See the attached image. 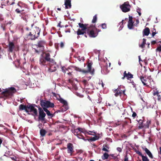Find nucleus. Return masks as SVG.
<instances>
[{
	"label": "nucleus",
	"mask_w": 161,
	"mask_h": 161,
	"mask_svg": "<svg viewBox=\"0 0 161 161\" xmlns=\"http://www.w3.org/2000/svg\"><path fill=\"white\" fill-rule=\"evenodd\" d=\"M40 32V29L39 28L36 27H32L29 33L26 35V36L29 39L35 40L39 37Z\"/></svg>",
	"instance_id": "obj_1"
},
{
	"label": "nucleus",
	"mask_w": 161,
	"mask_h": 161,
	"mask_svg": "<svg viewBox=\"0 0 161 161\" xmlns=\"http://www.w3.org/2000/svg\"><path fill=\"white\" fill-rule=\"evenodd\" d=\"M53 59L51 58V56L49 53H45L42 56L39 60V64L41 65L45 66L48 65L49 63L53 61Z\"/></svg>",
	"instance_id": "obj_2"
},
{
	"label": "nucleus",
	"mask_w": 161,
	"mask_h": 161,
	"mask_svg": "<svg viewBox=\"0 0 161 161\" xmlns=\"http://www.w3.org/2000/svg\"><path fill=\"white\" fill-rule=\"evenodd\" d=\"M100 31L101 30L97 29L95 25H91L87 31V33L90 37L94 38L98 35V32Z\"/></svg>",
	"instance_id": "obj_3"
},
{
	"label": "nucleus",
	"mask_w": 161,
	"mask_h": 161,
	"mask_svg": "<svg viewBox=\"0 0 161 161\" xmlns=\"http://www.w3.org/2000/svg\"><path fill=\"white\" fill-rule=\"evenodd\" d=\"M92 63H89L87 65V70L81 69L80 68L75 66H72V68L76 71L81 72L84 74H86L90 73L91 75H93L94 73V68H92Z\"/></svg>",
	"instance_id": "obj_4"
},
{
	"label": "nucleus",
	"mask_w": 161,
	"mask_h": 161,
	"mask_svg": "<svg viewBox=\"0 0 161 161\" xmlns=\"http://www.w3.org/2000/svg\"><path fill=\"white\" fill-rule=\"evenodd\" d=\"M139 78L144 86H146L147 87L152 86L153 81L150 76H148L147 78L146 76L142 75L140 76Z\"/></svg>",
	"instance_id": "obj_5"
},
{
	"label": "nucleus",
	"mask_w": 161,
	"mask_h": 161,
	"mask_svg": "<svg viewBox=\"0 0 161 161\" xmlns=\"http://www.w3.org/2000/svg\"><path fill=\"white\" fill-rule=\"evenodd\" d=\"M145 117H142L141 119H137L136 120L138 122L139 125L138 128L139 129H141L143 128H148L150 125L151 124V121L150 120L147 119L146 123L144 124Z\"/></svg>",
	"instance_id": "obj_6"
},
{
	"label": "nucleus",
	"mask_w": 161,
	"mask_h": 161,
	"mask_svg": "<svg viewBox=\"0 0 161 161\" xmlns=\"http://www.w3.org/2000/svg\"><path fill=\"white\" fill-rule=\"evenodd\" d=\"M7 51L9 53H13L14 51H17L19 50V46L15 44L13 42L8 41Z\"/></svg>",
	"instance_id": "obj_7"
},
{
	"label": "nucleus",
	"mask_w": 161,
	"mask_h": 161,
	"mask_svg": "<svg viewBox=\"0 0 161 161\" xmlns=\"http://www.w3.org/2000/svg\"><path fill=\"white\" fill-rule=\"evenodd\" d=\"M40 105L43 108H53L54 107V104L53 103H51L50 101L44 100L42 99L40 100Z\"/></svg>",
	"instance_id": "obj_8"
},
{
	"label": "nucleus",
	"mask_w": 161,
	"mask_h": 161,
	"mask_svg": "<svg viewBox=\"0 0 161 161\" xmlns=\"http://www.w3.org/2000/svg\"><path fill=\"white\" fill-rule=\"evenodd\" d=\"M16 92V90L14 87H11L8 90L3 92L2 93L4 96L6 97H9L11 95L12 93H15Z\"/></svg>",
	"instance_id": "obj_9"
},
{
	"label": "nucleus",
	"mask_w": 161,
	"mask_h": 161,
	"mask_svg": "<svg viewBox=\"0 0 161 161\" xmlns=\"http://www.w3.org/2000/svg\"><path fill=\"white\" fill-rule=\"evenodd\" d=\"M48 65L49 66L48 71L50 72L55 71L58 67V66L56 62L54 60L52 62L49 63Z\"/></svg>",
	"instance_id": "obj_10"
},
{
	"label": "nucleus",
	"mask_w": 161,
	"mask_h": 161,
	"mask_svg": "<svg viewBox=\"0 0 161 161\" xmlns=\"http://www.w3.org/2000/svg\"><path fill=\"white\" fill-rule=\"evenodd\" d=\"M28 110H29V112L31 113V114L34 116H36L37 115L38 113L37 111L36 108L32 104H28L27 105Z\"/></svg>",
	"instance_id": "obj_11"
},
{
	"label": "nucleus",
	"mask_w": 161,
	"mask_h": 161,
	"mask_svg": "<svg viewBox=\"0 0 161 161\" xmlns=\"http://www.w3.org/2000/svg\"><path fill=\"white\" fill-rule=\"evenodd\" d=\"M130 6L128 2H125L120 6V8L122 11L124 12H127L130 11Z\"/></svg>",
	"instance_id": "obj_12"
},
{
	"label": "nucleus",
	"mask_w": 161,
	"mask_h": 161,
	"mask_svg": "<svg viewBox=\"0 0 161 161\" xmlns=\"http://www.w3.org/2000/svg\"><path fill=\"white\" fill-rule=\"evenodd\" d=\"M67 147H65L64 149H67V151L68 153L70 154L71 155L74 152V146L73 144L71 143H69L67 144Z\"/></svg>",
	"instance_id": "obj_13"
},
{
	"label": "nucleus",
	"mask_w": 161,
	"mask_h": 161,
	"mask_svg": "<svg viewBox=\"0 0 161 161\" xmlns=\"http://www.w3.org/2000/svg\"><path fill=\"white\" fill-rule=\"evenodd\" d=\"M38 109L39 111V120L41 121H44L45 120V117L46 116L45 113L41 108L39 107Z\"/></svg>",
	"instance_id": "obj_14"
},
{
	"label": "nucleus",
	"mask_w": 161,
	"mask_h": 161,
	"mask_svg": "<svg viewBox=\"0 0 161 161\" xmlns=\"http://www.w3.org/2000/svg\"><path fill=\"white\" fill-rule=\"evenodd\" d=\"M125 90H121L120 87H118V88L116 89L114 91V92L115 93L114 95L115 97H117L119 96H120L122 94L125 95Z\"/></svg>",
	"instance_id": "obj_15"
},
{
	"label": "nucleus",
	"mask_w": 161,
	"mask_h": 161,
	"mask_svg": "<svg viewBox=\"0 0 161 161\" xmlns=\"http://www.w3.org/2000/svg\"><path fill=\"white\" fill-rule=\"evenodd\" d=\"M125 78H126L127 80H129L130 79L133 78V75L129 72L127 73L126 71H125L124 72L123 76L122 77V79L124 80Z\"/></svg>",
	"instance_id": "obj_16"
},
{
	"label": "nucleus",
	"mask_w": 161,
	"mask_h": 161,
	"mask_svg": "<svg viewBox=\"0 0 161 161\" xmlns=\"http://www.w3.org/2000/svg\"><path fill=\"white\" fill-rule=\"evenodd\" d=\"M76 33L78 36L77 37V39H78L80 37V35H84V36L86 38L87 37L86 33V31L82 30V29H78L76 32Z\"/></svg>",
	"instance_id": "obj_17"
},
{
	"label": "nucleus",
	"mask_w": 161,
	"mask_h": 161,
	"mask_svg": "<svg viewBox=\"0 0 161 161\" xmlns=\"http://www.w3.org/2000/svg\"><path fill=\"white\" fill-rule=\"evenodd\" d=\"M133 18L131 16H129V19L128 22V27L130 29L133 28L134 22L133 21Z\"/></svg>",
	"instance_id": "obj_18"
},
{
	"label": "nucleus",
	"mask_w": 161,
	"mask_h": 161,
	"mask_svg": "<svg viewBox=\"0 0 161 161\" xmlns=\"http://www.w3.org/2000/svg\"><path fill=\"white\" fill-rule=\"evenodd\" d=\"M59 101L61 103L63 104V106L62 107H64L65 108V109H64V111H66L69 109L68 103L66 101L62 98H60L59 99Z\"/></svg>",
	"instance_id": "obj_19"
},
{
	"label": "nucleus",
	"mask_w": 161,
	"mask_h": 161,
	"mask_svg": "<svg viewBox=\"0 0 161 161\" xmlns=\"http://www.w3.org/2000/svg\"><path fill=\"white\" fill-rule=\"evenodd\" d=\"M79 27L81 28L82 30L87 31L88 29L89 28V26H88L87 24H83L82 23H79L78 24Z\"/></svg>",
	"instance_id": "obj_20"
},
{
	"label": "nucleus",
	"mask_w": 161,
	"mask_h": 161,
	"mask_svg": "<svg viewBox=\"0 0 161 161\" xmlns=\"http://www.w3.org/2000/svg\"><path fill=\"white\" fill-rule=\"evenodd\" d=\"M72 68H73L72 66H70L67 68H66L64 66H62L61 67L62 72L64 73L66 72L67 73L71 72V71H73Z\"/></svg>",
	"instance_id": "obj_21"
},
{
	"label": "nucleus",
	"mask_w": 161,
	"mask_h": 161,
	"mask_svg": "<svg viewBox=\"0 0 161 161\" xmlns=\"http://www.w3.org/2000/svg\"><path fill=\"white\" fill-rule=\"evenodd\" d=\"M46 45V42L43 40H39L37 42V44L36 45L39 47H41L43 49L44 46Z\"/></svg>",
	"instance_id": "obj_22"
},
{
	"label": "nucleus",
	"mask_w": 161,
	"mask_h": 161,
	"mask_svg": "<svg viewBox=\"0 0 161 161\" xmlns=\"http://www.w3.org/2000/svg\"><path fill=\"white\" fill-rule=\"evenodd\" d=\"M76 130H78L79 132H80L81 133L82 132L85 134V135H92V134L89 133V132L86 130L84 128H80L79 127L76 129Z\"/></svg>",
	"instance_id": "obj_23"
},
{
	"label": "nucleus",
	"mask_w": 161,
	"mask_h": 161,
	"mask_svg": "<svg viewBox=\"0 0 161 161\" xmlns=\"http://www.w3.org/2000/svg\"><path fill=\"white\" fill-rule=\"evenodd\" d=\"M71 0H65L64 5L66 9H69L71 8Z\"/></svg>",
	"instance_id": "obj_24"
},
{
	"label": "nucleus",
	"mask_w": 161,
	"mask_h": 161,
	"mask_svg": "<svg viewBox=\"0 0 161 161\" xmlns=\"http://www.w3.org/2000/svg\"><path fill=\"white\" fill-rule=\"evenodd\" d=\"M19 110H25L27 113L29 112V110H28L27 105V106L23 104H20L19 107Z\"/></svg>",
	"instance_id": "obj_25"
},
{
	"label": "nucleus",
	"mask_w": 161,
	"mask_h": 161,
	"mask_svg": "<svg viewBox=\"0 0 161 161\" xmlns=\"http://www.w3.org/2000/svg\"><path fill=\"white\" fill-rule=\"evenodd\" d=\"M144 151L147 154L149 158H153V156L150 152V151L146 147L142 148Z\"/></svg>",
	"instance_id": "obj_26"
},
{
	"label": "nucleus",
	"mask_w": 161,
	"mask_h": 161,
	"mask_svg": "<svg viewBox=\"0 0 161 161\" xmlns=\"http://www.w3.org/2000/svg\"><path fill=\"white\" fill-rule=\"evenodd\" d=\"M150 33V30L148 27H146L143 31V35L147 36Z\"/></svg>",
	"instance_id": "obj_27"
},
{
	"label": "nucleus",
	"mask_w": 161,
	"mask_h": 161,
	"mask_svg": "<svg viewBox=\"0 0 161 161\" xmlns=\"http://www.w3.org/2000/svg\"><path fill=\"white\" fill-rule=\"evenodd\" d=\"M43 110L46 112L47 115L49 118H52L53 116V114L51 113L49 110H48L47 108H43Z\"/></svg>",
	"instance_id": "obj_28"
},
{
	"label": "nucleus",
	"mask_w": 161,
	"mask_h": 161,
	"mask_svg": "<svg viewBox=\"0 0 161 161\" xmlns=\"http://www.w3.org/2000/svg\"><path fill=\"white\" fill-rule=\"evenodd\" d=\"M47 131L46 130L44 129H41L40 131V134L41 136L44 137L45 136L46 134L47 133Z\"/></svg>",
	"instance_id": "obj_29"
},
{
	"label": "nucleus",
	"mask_w": 161,
	"mask_h": 161,
	"mask_svg": "<svg viewBox=\"0 0 161 161\" xmlns=\"http://www.w3.org/2000/svg\"><path fill=\"white\" fill-rule=\"evenodd\" d=\"M109 155L106 153H105L102 156L101 158L103 160H104L108 158Z\"/></svg>",
	"instance_id": "obj_30"
},
{
	"label": "nucleus",
	"mask_w": 161,
	"mask_h": 161,
	"mask_svg": "<svg viewBox=\"0 0 161 161\" xmlns=\"http://www.w3.org/2000/svg\"><path fill=\"white\" fill-rule=\"evenodd\" d=\"M146 40L145 39L143 38L142 39V41H143L142 42V44H141L140 45H139V47L142 48H144L145 47V45L146 43Z\"/></svg>",
	"instance_id": "obj_31"
},
{
	"label": "nucleus",
	"mask_w": 161,
	"mask_h": 161,
	"mask_svg": "<svg viewBox=\"0 0 161 161\" xmlns=\"http://www.w3.org/2000/svg\"><path fill=\"white\" fill-rule=\"evenodd\" d=\"M23 4L22 3L20 2H19L17 5L18 6V8H19V9H24V8L23 7Z\"/></svg>",
	"instance_id": "obj_32"
},
{
	"label": "nucleus",
	"mask_w": 161,
	"mask_h": 161,
	"mask_svg": "<svg viewBox=\"0 0 161 161\" xmlns=\"http://www.w3.org/2000/svg\"><path fill=\"white\" fill-rule=\"evenodd\" d=\"M24 11V9H19L18 8L15 10V12L17 14L20 13L21 12H23Z\"/></svg>",
	"instance_id": "obj_33"
},
{
	"label": "nucleus",
	"mask_w": 161,
	"mask_h": 161,
	"mask_svg": "<svg viewBox=\"0 0 161 161\" xmlns=\"http://www.w3.org/2000/svg\"><path fill=\"white\" fill-rule=\"evenodd\" d=\"M79 135L77 136V137L79 139H81L84 140L85 141H86V140L85 139L84 136L82 135L80 132L79 133Z\"/></svg>",
	"instance_id": "obj_34"
},
{
	"label": "nucleus",
	"mask_w": 161,
	"mask_h": 161,
	"mask_svg": "<svg viewBox=\"0 0 161 161\" xmlns=\"http://www.w3.org/2000/svg\"><path fill=\"white\" fill-rule=\"evenodd\" d=\"M142 157V161H149V159L146 156L143 155Z\"/></svg>",
	"instance_id": "obj_35"
},
{
	"label": "nucleus",
	"mask_w": 161,
	"mask_h": 161,
	"mask_svg": "<svg viewBox=\"0 0 161 161\" xmlns=\"http://www.w3.org/2000/svg\"><path fill=\"white\" fill-rule=\"evenodd\" d=\"M97 15L96 14L93 16V19L92 21V22L93 23H96L97 21Z\"/></svg>",
	"instance_id": "obj_36"
},
{
	"label": "nucleus",
	"mask_w": 161,
	"mask_h": 161,
	"mask_svg": "<svg viewBox=\"0 0 161 161\" xmlns=\"http://www.w3.org/2000/svg\"><path fill=\"white\" fill-rule=\"evenodd\" d=\"M101 26L103 29H106L107 28V25L105 23L102 24Z\"/></svg>",
	"instance_id": "obj_37"
},
{
	"label": "nucleus",
	"mask_w": 161,
	"mask_h": 161,
	"mask_svg": "<svg viewBox=\"0 0 161 161\" xmlns=\"http://www.w3.org/2000/svg\"><path fill=\"white\" fill-rule=\"evenodd\" d=\"M73 71H71V72H69L68 73H67V74L69 76V77L70 78H72L73 77V75L72 74Z\"/></svg>",
	"instance_id": "obj_38"
},
{
	"label": "nucleus",
	"mask_w": 161,
	"mask_h": 161,
	"mask_svg": "<svg viewBox=\"0 0 161 161\" xmlns=\"http://www.w3.org/2000/svg\"><path fill=\"white\" fill-rule=\"evenodd\" d=\"M135 152L137 154H138L139 156H140L141 157H142L143 155L142 154V153L138 150H135Z\"/></svg>",
	"instance_id": "obj_39"
},
{
	"label": "nucleus",
	"mask_w": 161,
	"mask_h": 161,
	"mask_svg": "<svg viewBox=\"0 0 161 161\" xmlns=\"http://www.w3.org/2000/svg\"><path fill=\"white\" fill-rule=\"evenodd\" d=\"M132 116L133 119L135 118L136 116H137V118L138 117V116H137V114L135 112H133V114H132Z\"/></svg>",
	"instance_id": "obj_40"
},
{
	"label": "nucleus",
	"mask_w": 161,
	"mask_h": 161,
	"mask_svg": "<svg viewBox=\"0 0 161 161\" xmlns=\"http://www.w3.org/2000/svg\"><path fill=\"white\" fill-rule=\"evenodd\" d=\"M97 138H95L94 137H92V138L88 139V141H95L97 140Z\"/></svg>",
	"instance_id": "obj_41"
},
{
	"label": "nucleus",
	"mask_w": 161,
	"mask_h": 161,
	"mask_svg": "<svg viewBox=\"0 0 161 161\" xmlns=\"http://www.w3.org/2000/svg\"><path fill=\"white\" fill-rule=\"evenodd\" d=\"M5 154L8 155H11L12 153L9 150L6 151L5 152Z\"/></svg>",
	"instance_id": "obj_42"
},
{
	"label": "nucleus",
	"mask_w": 161,
	"mask_h": 161,
	"mask_svg": "<svg viewBox=\"0 0 161 161\" xmlns=\"http://www.w3.org/2000/svg\"><path fill=\"white\" fill-rule=\"evenodd\" d=\"M77 130H76V129H75L74 130V134L75 135H76L77 136L79 135V131H77Z\"/></svg>",
	"instance_id": "obj_43"
},
{
	"label": "nucleus",
	"mask_w": 161,
	"mask_h": 161,
	"mask_svg": "<svg viewBox=\"0 0 161 161\" xmlns=\"http://www.w3.org/2000/svg\"><path fill=\"white\" fill-rule=\"evenodd\" d=\"M1 27L2 28L3 31L6 30L5 25L2 24L1 25Z\"/></svg>",
	"instance_id": "obj_44"
},
{
	"label": "nucleus",
	"mask_w": 161,
	"mask_h": 161,
	"mask_svg": "<svg viewBox=\"0 0 161 161\" xmlns=\"http://www.w3.org/2000/svg\"><path fill=\"white\" fill-rule=\"evenodd\" d=\"M60 47L61 48H63L64 47V44L63 42H61L60 44Z\"/></svg>",
	"instance_id": "obj_45"
},
{
	"label": "nucleus",
	"mask_w": 161,
	"mask_h": 161,
	"mask_svg": "<svg viewBox=\"0 0 161 161\" xmlns=\"http://www.w3.org/2000/svg\"><path fill=\"white\" fill-rule=\"evenodd\" d=\"M159 94V93L158 92V91H156L154 92L153 93V95L154 96H155V95H158Z\"/></svg>",
	"instance_id": "obj_46"
},
{
	"label": "nucleus",
	"mask_w": 161,
	"mask_h": 161,
	"mask_svg": "<svg viewBox=\"0 0 161 161\" xmlns=\"http://www.w3.org/2000/svg\"><path fill=\"white\" fill-rule=\"evenodd\" d=\"M102 150L103 151H105L106 152H109V151L107 148H106V147H103Z\"/></svg>",
	"instance_id": "obj_47"
},
{
	"label": "nucleus",
	"mask_w": 161,
	"mask_h": 161,
	"mask_svg": "<svg viewBox=\"0 0 161 161\" xmlns=\"http://www.w3.org/2000/svg\"><path fill=\"white\" fill-rule=\"evenodd\" d=\"M156 50L159 52H161V46L158 47L156 49Z\"/></svg>",
	"instance_id": "obj_48"
},
{
	"label": "nucleus",
	"mask_w": 161,
	"mask_h": 161,
	"mask_svg": "<svg viewBox=\"0 0 161 161\" xmlns=\"http://www.w3.org/2000/svg\"><path fill=\"white\" fill-rule=\"evenodd\" d=\"M117 151L119 152H121L122 151L121 148L120 147H117Z\"/></svg>",
	"instance_id": "obj_49"
},
{
	"label": "nucleus",
	"mask_w": 161,
	"mask_h": 161,
	"mask_svg": "<svg viewBox=\"0 0 161 161\" xmlns=\"http://www.w3.org/2000/svg\"><path fill=\"white\" fill-rule=\"evenodd\" d=\"M83 83L85 85H86L87 83V81L86 80H84L82 81Z\"/></svg>",
	"instance_id": "obj_50"
},
{
	"label": "nucleus",
	"mask_w": 161,
	"mask_h": 161,
	"mask_svg": "<svg viewBox=\"0 0 161 161\" xmlns=\"http://www.w3.org/2000/svg\"><path fill=\"white\" fill-rule=\"evenodd\" d=\"M156 31L153 32V31L152 33V37H153L157 33Z\"/></svg>",
	"instance_id": "obj_51"
},
{
	"label": "nucleus",
	"mask_w": 161,
	"mask_h": 161,
	"mask_svg": "<svg viewBox=\"0 0 161 161\" xmlns=\"http://www.w3.org/2000/svg\"><path fill=\"white\" fill-rule=\"evenodd\" d=\"M104 147L108 149H109V147H108L107 145H103V147Z\"/></svg>",
	"instance_id": "obj_52"
},
{
	"label": "nucleus",
	"mask_w": 161,
	"mask_h": 161,
	"mask_svg": "<svg viewBox=\"0 0 161 161\" xmlns=\"http://www.w3.org/2000/svg\"><path fill=\"white\" fill-rule=\"evenodd\" d=\"M70 32V29H67V30H65V32L66 33Z\"/></svg>",
	"instance_id": "obj_53"
},
{
	"label": "nucleus",
	"mask_w": 161,
	"mask_h": 161,
	"mask_svg": "<svg viewBox=\"0 0 161 161\" xmlns=\"http://www.w3.org/2000/svg\"><path fill=\"white\" fill-rule=\"evenodd\" d=\"M156 43V41H153L151 42V44L152 45H154Z\"/></svg>",
	"instance_id": "obj_54"
},
{
	"label": "nucleus",
	"mask_w": 161,
	"mask_h": 161,
	"mask_svg": "<svg viewBox=\"0 0 161 161\" xmlns=\"http://www.w3.org/2000/svg\"><path fill=\"white\" fill-rule=\"evenodd\" d=\"M137 13H138L139 15V16H141V13L140 12V10H137Z\"/></svg>",
	"instance_id": "obj_55"
},
{
	"label": "nucleus",
	"mask_w": 161,
	"mask_h": 161,
	"mask_svg": "<svg viewBox=\"0 0 161 161\" xmlns=\"http://www.w3.org/2000/svg\"><path fill=\"white\" fill-rule=\"evenodd\" d=\"M58 43L56 44H55V47L57 49H58Z\"/></svg>",
	"instance_id": "obj_56"
},
{
	"label": "nucleus",
	"mask_w": 161,
	"mask_h": 161,
	"mask_svg": "<svg viewBox=\"0 0 161 161\" xmlns=\"http://www.w3.org/2000/svg\"><path fill=\"white\" fill-rule=\"evenodd\" d=\"M128 158L126 156L125 158L124 161H128Z\"/></svg>",
	"instance_id": "obj_57"
},
{
	"label": "nucleus",
	"mask_w": 161,
	"mask_h": 161,
	"mask_svg": "<svg viewBox=\"0 0 161 161\" xmlns=\"http://www.w3.org/2000/svg\"><path fill=\"white\" fill-rule=\"evenodd\" d=\"M42 124H39L38 125V126L39 127V128L41 129V127L42 126Z\"/></svg>",
	"instance_id": "obj_58"
},
{
	"label": "nucleus",
	"mask_w": 161,
	"mask_h": 161,
	"mask_svg": "<svg viewBox=\"0 0 161 161\" xmlns=\"http://www.w3.org/2000/svg\"><path fill=\"white\" fill-rule=\"evenodd\" d=\"M107 66L108 65H107V64H105V67H104V69H105L106 70L107 69Z\"/></svg>",
	"instance_id": "obj_59"
},
{
	"label": "nucleus",
	"mask_w": 161,
	"mask_h": 161,
	"mask_svg": "<svg viewBox=\"0 0 161 161\" xmlns=\"http://www.w3.org/2000/svg\"><path fill=\"white\" fill-rule=\"evenodd\" d=\"M58 26H59L60 27H62V26L61 25L60 23H59L58 25Z\"/></svg>",
	"instance_id": "obj_60"
},
{
	"label": "nucleus",
	"mask_w": 161,
	"mask_h": 161,
	"mask_svg": "<svg viewBox=\"0 0 161 161\" xmlns=\"http://www.w3.org/2000/svg\"><path fill=\"white\" fill-rule=\"evenodd\" d=\"M35 52L36 53H39V51L38 50H37L35 49Z\"/></svg>",
	"instance_id": "obj_61"
},
{
	"label": "nucleus",
	"mask_w": 161,
	"mask_h": 161,
	"mask_svg": "<svg viewBox=\"0 0 161 161\" xmlns=\"http://www.w3.org/2000/svg\"><path fill=\"white\" fill-rule=\"evenodd\" d=\"M158 101L161 102V97L158 98Z\"/></svg>",
	"instance_id": "obj_62"
},
{
	"label": "nucleus",
	"mask_w": 161,
	"mask_h": 161,
	"mask_svg": "<svg viewBox=\"0 0 161 161\" xmlns=\"http://www.w3.org/2000/svg\"><path fill=\"white\" fill-rule=\"evenodd\" d=\"M26 30L27 31H29L30 30V29H29V28L28 27H27L26 28Z\"/></svg>",
	"instance_id": "obj_63"
},
{
	"label": "nucleus",
	"mask_w": 161,
	"mask_h": 161,
	"mask_svg": "<svg viewBox=\"0 0 161 161\" xmlns=\"http://www.w3.org/2000/svg\"><path fill=\"white\" fill-rule=\"evenodd\" d=\"M124 21V20H123L121 22L119 23V24H120L121 23H122V25Z\"/></svg>",
	"instance_id": "obj_64"
}]
</instances>
